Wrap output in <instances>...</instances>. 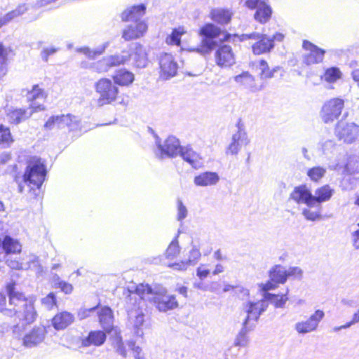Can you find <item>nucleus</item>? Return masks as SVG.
Masks as SVG:
<instances>
[{
    "instance_id": "obj_21",
    "label": "nucleus",
    "mask_w": 359,
    "mask_h": 359,
    "mask_svg": "<svg viewBox=\"0 0 359 359\" xmlns=\"http://www.w3.org/2000/svg\"><path fill=\"white\" fill-rule=\"evenodd\" d=\"M46 329L43 326L34 327L23 339V344L27 347H32L41 343L45 337Z\"/></svg>"
},
{
    "instance_id": "obj_51",
    "label": "nucleus",
    "mask_w": 359,
    "mask_h": 359,
    "mask_svg": "<svg viewBox=\"0 0 359 359\" xmlns=\"http://www.w3.org/2000/svg\"><path fill=\"white\" fill-rule=\"evenodd\" d=\"M316 210H311L309 208H305L302 211L303 215L305 217V218L308 220L311 221H315L316 219H318L320 216V208L321 206L316 207Z\"/></svg>"
},
{
    "instance_id": "obj_14",
    "label": "nucleus",
    "mask_w": 359,
    "mask_h": 359,
    "mask_svg": "<svg viewBox=\"0 0 359 359\" xmlns=\"http://www.w3.org/2000/svg\"><path fill=\"white\" fill-rule=\"evenodd\" d=\"M250 143V139L244 129L238 127V131L231 137V142L226 147L227 155H236L243 145L246 146Z\"/></svg>"
},
{
    "instance_id": "obj_6",
    "label": "nucleus",
    "mask_w": 359,
    "mask_h": 359,
    "mask_svg": "<svg viewBox=\"0 0 359 359\" xmlns=\"http://www.w3.org/2000/svg\"><path fill=\"white\" fill-rule=\"evenodd\" d=\"M344 108V100L340 97H334L326 101L320 111L322 121L326 123H332L337 120Z\"/></svg>"
},
{
    "instance_id": "obj_50",
    "label": "nucleus",
    "mask_w": 359,
    "mask_h": 359,
    "mask_svg": "<svg viewBox=\"0 0 359 359\" xmlns=\"http://www.w3.org/2000/svg\"><path fill=\"white\" fill-rule=\"evenodd\" d=\"M92 68L94 69V71L99 73L107 72L110 69L107 57L94 62L92 65Z\"/></svg>"
},
{
    "instance_id": "obj_15",
    "label": "nucleus",
    "mask_w": 359,
    "mask_h": 359,
    "mask_svg": "<svg viewBox=\"0 0 359 359\" xmlns=\"http://www.w3.org/2000/svg\"><path fill=\"white\" fill-rule=\"evenodd\" d=\"M303 48L309 53L304 55V62L307 65L321 62L324 58L325 50L317 47L309 41H304Z\"/></svg>"
},
{
    "instance_id": "obj_58",
    "label": "nucleus",
    "mask_w": 359,
    "mask_h": 359,
    "mask_svg": "<svg viewBox=\"0 0 359 359\" xmlns=\"http://www.w3.org/2000/svg\"><path fill=\"white\" fill-rule=\"evenodd\" d=\"M6 263L8 266L13 269H22L27 270L30 266H24L23 262H19L16 260L7 259Z\"/></svg>"
},
{
    "instance_id": "obj_8",
    "label": "nucleus",
    "mask_w": 359,
    "mask_h": 359,
    "mask_svg": "<svg viewBox=\"0 0 359 359\" xmlns=\"http://www.w3.org/2000/svg\"><path fill=\"white\" fill-rule=\"evenodd\" d=\"M240 40L241 41L248 40L255 41L252 46V52L255 55L268 53L274 47L273 40L264 34L257 32L243 34L240 36Z\"/></svg>"
},
{
    "instance_id": "obj_35",
    "label": "nucleus",
    "mask_w": 359,
    "mask_h": 359,
    "mask_svg": "<svg viewBox=\"0 0 359 359\" xmlns=\"http://www.w3.org/2000/svg\"><path fill=\"white\" fill-rule=\"evenodd\" d=\"M287 271L285 267L276 265L269 271L271 280L276 283H284L287 280Z\"/></svg>"
},
{
    "instance_id": "obj_19",
    "label": "nucleus",
    "mask_w": 359,
    "mask_h": 359,
    "mask_svg": "<svg viewBox=\"0 0 359 359\" xmlns=\"http://www.w3.org/2000/svg\"><path fill=\"white\" fill-rule=\"evenodd\" d=\"M98 317L100 325L106 332L111 334L112 332L114 333L115 330H118L114 326V316L112 311L109 307L105 306L102 308L98 311Z\"/></svg>"
},
{
    "instance_id": "obj_53",
    "label": "nucleus",
    "mask_w": 359,
    "mask_h": 359,
    "mask_svg": "<svg viewBox=\"0 0 359 359\" xmlns=\"http://www.w3.org/2000/svg\"><path fill=\"white\" fill-rule=\"evenodd\" d=\"M42 304L48 310H50L56 305V298L53 292L49 293L41 299Z\"/></svg>"
},
{
    "instance_id": "obj_37",
    "label": "nucleus",
    "mask_w": 359,
    "mask_h": 359,
    "mask_svg": "<svg viewBox=\"0 0 359 359\" xmlns=\"http://www.w3.org/2000/svg\"><path fill=\"white\" fill-rule=\"evenodd\" d=\"M255 13V19L261 23L266 22L271 18V8L266 4H259Z\"/></svg>"
},
{
    "instance_id": "obj_13",
    "label": "nucleus",
    "mask_w": 359,
    "mask_h": 359,
    "mask_svg": "<svg viewBox=\"0 0 359 359\" xmlns=\"http://www.w3.org/2000/svg\"><path fill=\"white\" fill-rule=\"evenodd\" d=\"M156 145L160 152V157L163 158L165 156L168 157H175L180 154V150L182 148L178 139L174 136L168 137L161 144L160 142L156 140Z\"/></svg>"
},
{
    "instance_id": "obj_24",
    "label": "nucleus",
    "mask_w": 359,
    "mask_h": 359,
    "mask_svg": "<svg viewBox=\"0 0 359 359\" xmlns=\"http://www.w3.org/2000/svg\"><path fill=\"white\" fill-rule=\"evenodd\" d=\"M220 180L219 175L215 172H203L196 175L194 182L198 187H208L216 185Z\"/></svg>"
},
{
    "instance_id": "obj_49",
    "label": "nucleus",
    "mask_w": 359,
    "mask_h": 359,
    "mask_svg": "<svg viewBox=\"0 0 359 359\" xmlns=\"http://www.w3.org/2000/svg\"><path fill=\"white\" fill-rule=\"evenodd\" d=\"M180 247L178 245V241L175 238L174 239L169 246L168 247L166 252H165V257L168 259H173L175 257L177 256V255L180 253Z\"/></svg>"
},
{
    "instance_id": "obj_57",
    "label": "nucleus",
    "mask_w": 359,
    "mask_h": 359,
    "mask_svg": "<svg viewBox=\"0 0 359 359\" xmlns=\"http://www.w3.org/2000/svg\"><path fill=\"white\" fill-rule=\"evenodd\" d=\"M105 47L106 46H104L99 50H91L89 48L84 47L80 48L79 51L83 53L85 55H88L90 58H94L96 55L102 54Z\"/></svg>"
},
{
    "instance_id": "obj_44",
    "label": "nucleus",
    "mask_w": 359,
    "mask_h": 359,
    "mask_svg": "<svg viewBox=\"0 0 359 359\" xmlns=\"http://www.w3.org/2000/svg\"><path fill=\"white\" fill-rule=\"evenodd\" d=\"M186 31L182 27L173 29L172 34L166 39L167 43L180 46L181 36Z\"/></svg>"
},
{
    "instance_id": "obj_38",
    "label": "nucleus",
    "mask_w": 359,
    "mask_h": 359,
    "mask_svg": "<svg viewBox=\"0 0 359 359\" xmlns=\"http://www.w3.org/2000/svg\"><path fill=\"white\" fill-rule=\"evenodd\" d=\"M69 120V116L61 115V116H53L45 123V128L48 129H53L55 127L57 128H64L67 126V123Z\"/></svg>"
},
{
    "instance_id": "obj_29",
    "label": "nucleus",
    "mask_w": 359,
    "mask_h": 359,
    "mask_svg": "<svg viewBox=\"0 0 359 359\" xmlns=\"http://www.w3.org/2000/svg\"><path fill=\"white\" fill-rule=\"evenodd\" d=\"M333 189L329 185H324L315 191L313 207H320V203L327 201L333 194Z\"/></svg>"
},
{
    "instance_id": "obj_45",
    "label": "nucleus",
    "mask_w": 359,
    "mask_h": 359,
    "mask_svg": "<svg viewBox=\"0 0 359 359\" xmlns=\"http://www.w3.org/2000/svg\"><path fill=\"white\" fill-rule=\"evenodd\" d=\"M341 73L339 68L331 67L327 69L323 76L325 81L329 83H334L341 78Z\"/></svg>"
},
{
    "instance_id": "obj_34",
    "label": "nucleus",
    "mask_w": 359,
    "mask_h": 359,
    "mask_svg": "<svg viewBox=\"0 0 359 359\" xmlns=\"http://www.w3.org/2000/svg\"><path fill=\"white\" fill-rule=\"evenodd\" d=\"M129 318L132 320L135 329V334L137 337H142L143 335L142 330L140 328L144 322V315L142 311H130L128 313Z\"/></svg>"
},
{
    "instance_id": "obj_54",
    "label": "nucleus",
    "mask_w": 359,
    "mask_h": 359,
    "mask_svg": "<svg viewBox=\"0 0 359 359\" xmlns=\"http://www.w3.org/2000/svg\"><path fill=\"white\" fill-rule=\"evenodd\" d=\"M13 140L10 133V130L8 128H5L3 126H0V143L9 144L12 142Z\"/></svg>"
},
{
    "instance_id": "obj_12",
    "label": "nucleus",
    "mask_w": 359,
    "mask_h": 359,
    "mask_svg": "<svg viewBox=\"0 0 359 359\" xmlns=\"http://www.w3.org/2000/svg\"><path fill=\"white\" fill-rule=\"evenodd\" d=\"M215 61L220 67H229L236 63L235 55L229 45L219 46L215 53Z\"/></svg>"
},
{
    "instance_id": "obj_16",
    "label": "nucleus",
    "mask_w": 359,
    "mask_h": 359,
    "mask_svg": "<svg viewBox=\"0 0 359 359\" xmlns=\"http://www.w3.org/2000/svg\"><path fill=\"white\" fill-rule=\"evenodd\" d=\"M290 198L298 204H306L308 207H313L315 202L313 196L306 185L296 187L290 194Z\"/></svg>"
},
{
    "instance_id": "obj_36",
    "label": "nucleus",
    "mask_w": 359,
    "mask_h": 359,
    "mask_svg": "<svg viewBox=\"0 0 359 359\" xmlns=\"http://www.w3.org/2000/svg\"><path fill=\"white\" fill-rule=\"evenodd\" d=\"M27 10L25 4L19 5L15 9L7 13L0 18V27L6 25L15 18L24 14Z\"/></svg>"
},
{
    "instance_id": "obj_48",
    "label": "nucleus",
    "mask_w": 359,
    "mask_h": 359,
    "mask_svg": "<svg viewBox=\"0 0 359 359\" xmlns=\"http://www.w3.org/2000/svg\"><path fill=\"white\" fill-rule=\"evenodd\" d=\"M8 50L4 46L0 43V77H3L6 75V60H7Z\"/></svg>"
},
{
    "instance_id": "obj_25",
    "label": "nucleus",
    "mask_w": 359,
    "mask_h": 359,
    "mask_svg": "<svg viewBox=\"0 0 359 359\" xmlns=\"http://www.w3.org/2000/svg\"><path fill=\"white\" fill-rule=\"evenodd\" d=\"M233 80L240 86L248 89L252 92L260 90L255 83V77L248 72H243L241 74L235 76Z\"/></svg>"
},
{
    "instance_id": "obj_63",
    "label": "nucleus",
    "mask_w": 359,
    "mask_h": 359,
    "mask_svg": "<svg viewBox=\"0 0 359 359\" xmlns=\"http://www.w3.org/2000/svg\"><path fill=\"white\" fill-rule=\"evenodd\" d=\"M55 285L60 287L65 294H70L73 290L72 285L64 281H59L57 283H55Z\"/></svg>"
},
{
    "instance_id": "obj_2",
    "label": "nucleus",
    "mask_w": 359,
    "mask_h": 359,
    "mask_svg": "<svg viewBox=\"0 0 359 359\" xmlns=\"http://www.w3.org/2000/svg\"><path fill=\"white\" fill-rule=\"evenodd\" d=\"M124 294L127 296V303L134 305L137 303V296L139 300L145 299L153 302L156 309L161 312H166L178 306V302L175 295L168 294L164 287L151 288L148 284H140L135 290L128 289Z\"/></svg>"
},
{
    "instance_id": "obj_56",
    "label": "nucleus",
    "mask_w": 359,
    "mask_h": 359,
    "mask_svg": "<svg viewBox=\"0 0 359 359\" xmlns=\"http://www.w3.org/2000/svg\"><path fill=\"white\" fill-rule=\"evenodd\" d=\"M210 273V269L205 264H201L196 269V276L201 280L207 278Z\"/></svg>"
},
{
    "instance_id": "obj_64",
    "label": "nucleus",
    "mask_w": 359,
    "mask_h": 359,
    "mask_svg": "<svg viewBox=\"0 0 359 359\" xmlns=\"http://www.w3.org/2000/svg\"><path fill=\"white\" fill-rule=\"evenodd\" d=\"M351 241L353 247L356 250H359V229L352 233Z\"/></svg>"
},
{
    "instance_id": "obj_3",
    "label": "nucleus",
    "mask_w": 359,
    "mask_h": 359,
    "mask_svg": "<svg viewBox=\"0 0 359 359\" xmlns=\"http://www.w3.org/2000/svg\"><path fill=\"white\" fill-rule=\"evenodd\" d=\"M95 92L99 95L96 100V105L101 107L115 102L119 93L118 88L115 83L107 78H102L94 84Z\"/></svg>"
},
{
    "instance_id": "obj_20",
    "label": "nucleus",
    "mask_w": 359,
    "mask_h": 359,
    "mask_svg": "<svg viewBox=\"0 0 359 359\" xmlns=\"http://www.w3.org/2000/svg\"><path fill=\"white\" fill-rule=\"evenodd\" d=\"M147 25L144 22H139L137 24L130 25L123 31L122 37L126 41L139 38L146 32Z\"/></svg>"
},
{
    "instance_id": "obj_26",
    "label": "nucleus",
    "mask_w": 359,
    "mask_h": 359,
    "mask_svg": "<svg viewBox=\"0 0 359 359\" xmlns=\"http://www.w3.org/2000/svg\"><path fill=\"white\" fill-rule=\"evenodd\" d=\"M255 327V324L243 322L242 328L236 335L233 341V345L236 347H246L249 344L248 333L252 330Z\"/></svg>"
},
{
    "instance_id": "obj_11",
    "label": "nucleus",
    "mask_w": 359,
    "mask_h": 359,
    "mask_svg": "<svg viewBox=\"0 0 359 359\" xmlns=\"http://www.w3.org/2000/svg\"><path fill=\"white\" fill-rule=\"evenodd\" d=\"M161 68V76L164 79H168L176 75L178 65L174 56L170 53H162L159 57Z\"/></svg>"
},
{
    "instance_id": "obj_55",
    "label": "nucleus",
    "mask_w": 359,
    "mask_h": 359,
    "mask_svg": "<svg viewBox=\"0 0 359 359\" xmlns=\"http://www.w3.org/2000/svg\"><path fill=\"white\" fill-rule=\"evenodd\" d=\"M287 271V278L288 277H293L294 278L301 279L303 276V271L297 266L290 267Z\"/></svg>"
},
{
    "instance_id": "obj_43",
    "label": "nucleus",
    "mask_w": 359,
    "mask_h": 359,
    "mask_svg": "<svg viewBox=\"0 0 359 359\" xmlns=\"http://www.w3.org/2000/svg\"><path fill=\"white\" fill-rule=\"evenodd\" d=\"M107 58L110 68L123 65L129 60V56L127 54L109 55Z\"/></svg>"
},
{
    "instance_id": "obj_62",
    "label": "nucleus",
    "mask_w": 359,
    "mask_h": 359,
    "mask_svg": "<svg viewBox=\"0 0 359 359\" xmlns=\"http://www.w3.org/2000/svg\"><path fill=\"white\" fill-rule=\"evenodd\" d=\"M193 285L194 288L201 290L202 291H215L212 286H209L208 285L203 283L201 280L198 282H194Z\"/></svg>"
},
{
    "instance_id": "obj_28",
    "label": "nucleus",
    "mask_w": 359,
    "mask_h": 359,
    "mask_svg": "<svg viewBox=\"0 0 359 359\" xmlns=\"http://www.w3.org/2000/svg\"><path fill=\"white\" fill-rule=\"evenodd\" d=\"M112 79L116 85L128 86L133 82L135 76L126 69H120L114 72Z\"/></svg>"
},
{
    "instance_id": "obj_17",
    "label": "nucleus",
    "mask_w": 359,
    "mask_h": 359,
    "mask_svg": "<svg viewBox=\"0 0 359 359\" xmlns=\"http://www.w3.org/2000/svg\"><path fill=\"white\" fill-rule=\"evenodd\" d=\"M46 97L45 93L38 85L33 86L31 91L28 92L27 99L30 102L29 107L34 112L44 110L43 102Z\"/></svg>"
},
{
    "instance_id": "obj_47",
    "label": "nucleus",
    "mask_w": 359,
    "mask_h": 359,
    "mask_svg": "<svg viewBox=\"0 0 359 359\" xmlns=\"http://www.w3.org/2000/svg\"><path fill=\"white\" fill-rule=\"evenodd\" d=\"M24 266H30L28 269L34 270L36 273L42 271V266L39 263V257L34 255H29L27 257V261L24 263Z\"/></svg>"
},
{
    "instance_id": "obj_40",
    "label": "nucleus",
    "mask_w": 359,
    "mask_h": 359,
    "mask_svg": "<svg viewBox=\"0 0 359 359\" xmlns=\"http://www.w3.org/2000/svg\"><path fill=\"white\" fill-rule=\"evenodd\" d=\"M212 19L222 25L227 24L231 20V14L228 10L216 8L211 11Z\"/></svg>"
},
{
    "instance_id": "obj_61",
    "label": "nucleus",
    "mask_w": 359,
    "mask_h": 359,
    "mask_svg": "<svg viewBox=\"0 0 359 359\" xmlns=\"http://www.w3.org/2000/svg\"><path fill=\"white\" fill-rule=\"evenodd\" d=\"M189 266L187 260L181 261L180 262L173 263L168 265V266L174 270L184 271Z\"/></svg>"
},
{
    "instance_id": "obj_31",
    "label": "nucleus",
    "mask_w": 359,
    "mask_h": 359,
    "mask_svg": "<svg viewBox=\"0 0 359 359\" xmlns=\"http://www.w3.org/2000/svg\"><path fill=\"white\" fill-rule=\"evenodd\" d=\"M33 113L34 110L30 108L27 109H16L8 113V117L11 123H18L30 117Z\"/></svg>"
},
{
    "instance_id": "obj_27",
    "label": "nucleus",
    "mask_w": 359,
    "mask_h": 359,
    "mask_svg": "<svg viewBox=\"0 0 359 359\" xmlns=\"http://www.w3.org/2000/svg\"><path fill=\"white\" fill-rule=\"evenodd\" d=\"M74 316L67 311H62L56 314L53 320L52 324L55 329L60 330L66 328L73 323Z\"/></svg>"
},
{
    "instance_id": "obj_46",
    "label": "nucleus",
    "mask_w": 359,
    "mask_h": 359,
    "mask_svg": "<svg viewBox=\"0 0 359 359\" xmlns=\"http://www.w3.org/2000/svg\"><path fill=\"white\" fill-rule=\"evenodd\" d=\"M201 257V253L200 252V248L196 245H193L191 249L189 252L188 259H187V262H188L189 266H194L198 262Z\"/></svg>"
},
{
    "instance_id": "obj_1",
    "label": "nucleus",
    "mask_w": 359,
    "mask_h": 359,
    "mask_svg": "<svg viewBox=\"0 0 359 359\" xmlns=\"http://www.w3.org/2000/svg\"><path fill=\"white\" fill-rule=\"evenodd\" d=\"M6 290L9 297V303L6 304V296L0 293V311H14L15 314L22 322L13 325V332L20 334L25 325L35 320L36 312L33 304L28 302L22 293L16 291L13 284L8 285Z\"/></svg>"
},
{
    "instance_id": "obj_5",
    "label": "nucleus",
    "mask_w": 359,
    "mask_h": 359,
    "mask_svg": "<svg viewBox=\"0 0 359 359\" xmlns=\"http://www.w3.org/2000/svg\"><path fill=\"white\" fill-rule=\"evenodd\" d=\"M221 30L213 24H207L200 30V34L203 36L201 44L196 49L198 53L208 54L217 46V41L215 40L219 36Z\"/></svg>"
},
{
    "instance_id": "obj_22",
    "label": "nucleus",
    "mask_w": 359,
    "mask_h": 359,
    "mask_svg": "<svg viewBox=\"0 0 359 359\" xmlns=\"http://www.w3.org/2000/svg\"><path fill=\"white\" fill-rule=\"evenodd\" d=\"M127 55L129 56V60H133V65L137 67L144 68L147 65V54L142 46L135 44L134 48H132V53Z\"/></svg>"
},
{
    "instance_id": "obj_60",
    "label": "nucleus",
    "mask_w": 359,
    "mask_h": 359,
    "mask_svg": "<svg viewBox=\"0 0 359 359\" xmlns=\"http://www.w3.org/2000/svg\"><path fill=\"white\" fill-rule=\"evenodd\" d=\"M67 115L69 116V120L67 123L66 127L69 128L71 130L77 129L79 123V119L76 116L71 114Z\"/></svg>"
},
{
    "instance_id": "obj_41",
    "label": "nucleus",
    "mask_w": 359,
    "mask_h": 359,
    "mask_svg": "<svg viewBox=\"0 0 359 359\" xmlns=\"http://www.w3.org/2000/svg\"><path fill=\"white\" fill-rule=\"evenodd\" d=\"M326 172L327 170L325 168L322 166H314L308 169L306 175L311 181L318 182L325 177Z\"/></svg>"
},
{
    "instance_id": "obj_52",
    "label": "nucleus",
    "mask_w": 359,
    "mask_h": 359,
    "mask_svg": "<svg viewBox=\"0 0 359 359\" xmlns=\"http://www.w3.org/2000/svg\"><path fill=\"white\" fill-rule=\"evenodd\" d=\"M177 219L178 221L184 219L188 214V210L186 206L183 204L181 199L178 198L177 201Z\"/></svg>"
},
{
    "instance_id": "obj_10",
    "label": "nucleus",
    "mask_w": 359,
    "mask_h": 359,
    "mask_svg": "<svg viewBox=\"0 0 359 359\" xmlns=\"http://www.w3.org/2000/svg\"><path fill=\"white\" fill-rule=\"evenodd\" d=\"M324 316L325 313L322 310H316L307 320L296 323L294 330L300 334L315 332Z\"/></svg>"
},
{
    "instance_id": "obj_39",
    "label": "nucleus",
    "mask_w": 359,
    "mask_h": 359,
    "mask_svg": "<svg viewBox=\"0 0 359 359\" xmlns=\"http://www.w3.org/2000/svg\"><path fill=\"white\" fill-rule=\"evenodd\" d=\"M258 69L260 71L259 76L261 79H269L274 76V74L277 72L280 67L276 66L273 69H270L266 60H261L258 64Z\"/></svg>"
},
{
    "instance_id": "obj_7",
    "label": "nucleus",
    "mask_w": 359,
    "mask_h": 359,
    "mask_svg": "<svg viewBox=\"0 0 359 359\" xmlns=\"http://www.w3.org/2000/svg\"><path fill=\"white\" fill-rule=\"evenodd\" d=\"M334 135L339 141L352 144L359 138V125L344 120L339 121L334 127Z\"/></svg>"
},
{
    "instance_id": "obj_23",
    "label": "nucleus",
    "mask_w": 359,
    "mask_h": 359,
    "mask_svg": "<svg viewBox=\"0 0 359 359\" xmlns=\"http://www.w3.org/2000/svg\"><path fill=\"white\" fill-rule=\"evenodd\" d=\"M180 155L184 161L187 162L194 168H198L203 164L202 158L200 154L189 147H182L180 150Z\"/></svg>"
},
{
    "instance_id": "obj_18",
    "label": "nucleus",
    "mask_w": 359,
    "mask_h": 359,
    "mask_svg": "<svg viewBox=\"0 0 359 359\" xmlns=\"http://www.w3.org/2000/svg\"><path fill=\"white\" fill-rule=\"evenodd\" d=\"M146 6L144 4L133 6L126 8L121 15L122 21H131L137 24L145 14Z\"/></svg>"
},
{
    "instance_id": "obj_9",
    "label": "nucleus",
    "mask_w": 359,
    "mask_h": 359,
    "mask_svg": "<svg viewBox=\"0 0 359 359\" xmlns=\"http://www.w3.org/2000/svg\"><path fill=\"white\" fill-rule=\"evenodd\" d=\"M268 306L269 303L264 297L257 302H247L243 307V311L246 314L243 322L255 325L259 316L266 310Z\"/></svg>"
},
{
    "instance_id": "obj_59",
    "label": "nucleus",
    "mask_w": 359,
    "mask_h": 359,
    "mask_svg": "<svg viewBox=\"0 0 359 359\" xmlns=\"http://www.w3.org/2000/svg\"><path fill=\"white\" fill-rule=\"evenodd\" d=\"M57 49L55 47L45 48L41 52V57L44 62H48V57L51 55L55 54Z\"/></svg>"
},
{
    "instance_id": "obj_32",
    "label": "nucleus",
    "mask_w": 359,
    "mask_h": 359,
    "mask_svg": "<svg viewBox=\"0 0 359 359\" xmlns=\"http://www.w3.org/2000/svg\"><path fill=\"white\" fill-rule=\"evenodd\" d=\"M106 340V334L100 330L91 331L86 339L83 341L84 346H101Z\"/></svg>"
},
{
    "instance_id": "obj_33",
    "label": "nucleus",
    "mask_w": 359,
    "mask_h": 359,
    "mask_svg": "<svg viewBox=\"0 0 359 359\" xmlns=\"http://www.w3.org/2000/svg\"><path fill=\"white\" fill-rule=\"evenodd\" d=\"M287 292L288 290L285 294H274L270 292H264L263 297L264 299H266L268 303L269 302H271L276 308H284L287 301L288 300V297H287Z\"/></svg>"
},
{
    "instance_id": "obj_30",
    "label": "nucleus",
    "mask_w": 359,
    "mask_h": 359,
    "mask_svg": "<svg viewBox=\"0 0 359 359\" xmlns=\"http://www.w3.org/2000/svg\"><path fill=\"white\" fill-rule=\"evenodd\" d=\"M2 248L7 255L20 253L22 250V245L19 241L9 236H6L4 238Z\"/></svg>"
},
{
    "instance_id": "obj_4",
    "label": "nucleus",
    "mask_w": 359,
    "mask_h": 359,
    "mask_svg": "<svg viewBox=\"0 0 359 359\" xmlns=\"http://www.w3.org/2000/svg\"><path fill=\"white\" fill-rule=\"evenodd\" d=\"M46 176V169L43 163L36 162L29 164L22 176V182L31 187L30 191L36 196L40 193L41 187Z\"/></svg>"
},
{
    "instance_id": "obj_42",
    "label": "nucleus",
    "mask_w": 359,
    "mask_h": 359,
    "mask_svg": "<svg viewBox=\"0 0 359 359\" xmlns=\"http://www.w3.org/2000/svg\"><path fill=\"white\" fill-rule=\"evenodd\" d=\"M112 337V345L116 349V351L123 357H126V351L123 346L122 338L120 335V332L118 330H115Z\"/></svg>"
}]
</instances>
